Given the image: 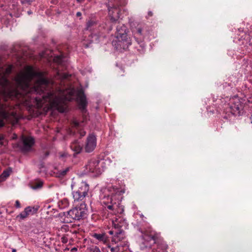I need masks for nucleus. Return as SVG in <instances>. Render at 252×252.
Segmentation results:
<instances>
[{"label": "nucleus", "mask_w": 252, "mask_h": 252, "mask_svg": "<svg viewBox=\"0 0 252 252\" xmlns=\"http://www.w3.org/2000/svg\"><path fill=\"white\" fill-rule=\"evenodd\" d=\"M71 124L74 127H78L80 126L79 122L76 120H72Z\"/></svg>", "instance_id": "473e14b6"}, {"label": "nucleus", "mask_w": 252, "mask_h": 252, "mask_svg": "<svg viewBox=\"0 0 252 252\" xmlns=\"http://www.w3.org/2000/svg\"><path fill=\"white\" fill-rule=\"evenodd\" d=\"M112 43L114 48L120 52L126 51L132 45V42L129 36H115Z\"/></svg>", "instance_id": "39448f33"}, {"label": "nucleus", "mask_w": 252, "mask_h": 252, "mask_svg": "<svg viewBox=\"0 0 252 252\" xmlns=\"http://www.w3.org/2000/svg\"><path fill=\"white\" fill-rule=\"evenodd\" d=\"M15 207L17 208H21V204L18 200L15 201Z\"/></svg>", "instance_id": "f704fd0d"}, {"label": "nucleus", "mask_w": 252, "mask_h": 252, "mask_svg": "<svg viewBox=\"0 0 252 252\" xmlns=\"http://www.w3.org/2000/svg\"><path fill=\"white\" fill-rule=\"evenodd\" d=\"M77 251V248L76 247H74V248H72V249L71 250V252H74V251Z\"/></svg>", "instance_id": "37998d69"}, {"label": "nucleus", "mask_w": 252, "mask_h": 252, "mask_svg": "<svg viewBox=\"0 0 252 252\" xmlns=\"http://www.w3.org/2000/svg\"><path fill=\"white\" fill-rule=\"evenodd\" d=\"M97 23L94 20L89 21L86 24V29L88 30H92L94 27H96Z\"/></svg>", "instance_id": "b1692460"}, {"label": "nucleus", "mask_w": 252, "mask_h": 252, "mask_svg": "<svg viewBox=\"0 0 252 252\" xmlns=\"http://www.w3.org/2000/svg\"><path fill=\"white\" fill-rule=\"evenodd\" d=\"M3 139V137L2 135H0V144H2L1 141Z\"/></svg>", "instance_id": "c03bdc74"}, {"label": "nucleus", "mask_w": 252, "mask_h": 252, "mask_svg": "<svg viewBox=\"0 0 252 252\" xmlns=\"http://www.w3.org/2000/svg\"><path fill=\"white\" fill-rule=\"evenodd\" d=\"M87 212L86 204L81 203L80 205H77L69 211L60 214L61 217L64 216L67 219L66 222H72L71 220H80L86 218Z\"/></svg>", "instance_id": "f03ea898"}, {"label": "nucleus", "mask_w": 252, "mask_h": 252, "mask_svg": "<svg viewBox=\"0 0 252 252\" xmlns=\"http://www.w3.org/2000/svg\"><path fill=\"white\" fill-rule=\"evenodd\" d=\"M28 13L29 14H31L32 13V12L31 11H29L28 12Z\"/></svg>", "instance_id": "de8ad7c7"}, {"label": "nucleus", "mask_w": 252, "mask_h": 252, "mask_svg": "<svg viewBox=\"0 0 252 252\" xmlns=\"http://www.w3.org/2000/svg\"><path fill=\"white\" fill-rule=\"evenodd\" d=\"M70 168L67 167L65 169L59 170L56 173V177L59 178H63L66 174L69 171Z\"/></svg>", "instance_id": "412c9836"}, {"label": "nucleus", "mask_w": 252, "mask_h": 252, "mask_svg": "<svg viewBox=\"0 0 252 252\" xmlns=\"http://www.w3.org/2000/svg\"><path fill=\"white\" fill-rule=\"evenodd\" d=\"M9 117L6 104L0 101V128L4 126L5 121H8Z\"/></svg>", "instance_id": "9b49d317"}, {"label": "nucleus", "mask_w": 252, "mask_h": 252, "mask_svg": "<svg viewBox=\"0 0 252 252\" xmlns=\"http://www.w3.org/2000/svg\"><path fill=\"white\" fill-rule=\"evenodd\" d=\"M70 147L76 154L80 153L83 149V147L80 145L78 140H75L72 142Z\"/></svg>", "instance_id": "f3484780"}, {"label": "nucleus", "mask_w": 252, "mask_h": 252, "mask_svg": "<svg viewBox=\"0 0 252 252\" xmlns=\"http://www.w3.org/2000/svg\"><path fill=\"white\" fill-rule=\"evenodd\" d=\"M70 75H69L68 74L66 73H63V74L62 75L61 77L63 78V79H67L69 78V77H70Z\"/></svg>", "instance_id": "72a5a7b5"}, {"label": "nucleus", "mask_w": 252, "mask_h": 252, "mask_svg": "<svg viewBox=\"0 0 252 252\" xmlns=\"http://www.w3.org/2000/svg\"><path fill=\"white\" fill-rule=\"evenodd\" d=\"M12 252H16V249H13L12 251Z\"/></svg>", "instance_id": "09e8293b"}, {"label": "nucleus", "mask_w": 252, "mask_h": 252, "mask_svg": "<svg viewBox=\"0 0 252 252\" xmlns=\"http://www.w3.org/2000/svg\"><path fill=\"white\" fill-rule=\"evenodd\" d=\"M9 175L10 171L8 170H6L3 171L1 176L4 177L5 178H6L9 176Z\"/></svg>", "instance_id": "c756f323"}, {"label": "nucleus", "mask_w": 252, "mask_h": 252, "mask_svg": "<svg viewBox=\"0 0 252 252\" xmlns=\"http://www.w3.org/2000/svg\"><path fill=\"white\" fill-rule=\"evenodd\" d=\"M128 32V29L124 24L119 23V25L116 27L115 36H128L127 34Z\"/></svg>", "instance_id": "4468645a"}, {"label": "nucleus", "mask_w": 252, "mask_h": 252, "mask_svg": "<svg viewBox=\"0 0 252 252\" xmlns=\"http://www.w3.org/2000/svg\"><path fill=\"white\" fill-rule=\"evenodd\" d=\"M85 134H86V132H85V131H82V132H81L80 133V135H81V136H84Z\"/></svg>", "instance_id": "a19ab883"}, {"label": "nucleus", "mask_w": 252, "mask_h": 252, "mask_svg": "<svg viewBox=\"0 0 252 252\" xmlns=\"http://www.w3.org/2000/svg\"><path fill=\"white\" fill-rule=\"evenodd\" d=\"M125 4L124 0H108L107 7L108 16L111 23L116 24L120 18L121 9L120 6Z\"/></svg>", "instance_id": "7ed1b4c3"}, {"label": "nucleus", "mask_w": 252, "mask_h": 252, "mask_svg": "<svg viewBox=\"0 0 252 252\" xmlns=\"http://www.w3.org/2000/svg\"><path fill=\"white\" fill-rule=\"evenodd\" d=\"M62 239V242H63V243H65L67 242V239L65 238V237H63Z\"/></svg>", "instance_id": "58836bf2"}, {"label": "nucleus", "mask_w": 252, "mask_h": 252, "mask_svg": "<svg viewBox=\"0 0 252 252\" xmlns=\"http://www.w3.org/2000/svg\"><path fill=\"white\" fill-rule=\"evenodd\" d=\"M250 120H251V123H252V115H251L250 117Z\"/></svg>", "instance_id": "8fccbe9b"}, {"label": "nucleus", "mask_w": 252, "mask_h": 252, "mask_svg": "<svg viewBox=\"0 0 252 252\" xmlns=\"http://www.w3.org/2000/svg\"><path fill=\"white\" fill-rule=\"evenodd\" d=\"M89 190V185L86 182L82 181L79 184L78 189L72 192L73 197L74 200H82L88 194Z\"/></svg>", "instance_id": "0eeeda50"}, {"label": "nucleus", "mask_w": 252, "mask_h": 252, "mask_svg": "<svg viewBox=\"0 0 252 252\" xmlns=\"http://www.w3.org/2000/svg\"><path fill=\"white\" fill-rule=\"evenodd\" d=\"M96 145V138L95 136L93 134H90L87 138L86 144L85 145V151L87 153H91L93 152Z\"/></svg>", "instance_id": "f8f14e48"}, {"label": "nucleus", "mask_w": 252, "mask_h": 252, "mask_svg": "<svg viewBox=\"0 0 252 252\" xmlns=\"http://www.w3.org/2000/svg\"><path fill=\"white\" fill-rule=\"evenodd\" d=\"M148 15L149 16H153V13L152 11H149Z\"/></svg>", "instance_id": "a18cd8bd"}, {"label": "nucleus", "mask_w": 252, "mask_h": 252, "mask_svg": "<svg viewBox=\"0 0 252 252\" xmlns=\"http://www.w3.org/2000/svg\"><path fill=\"white\" fill-rule=\"evenodd\" d=\"M78 101L79 108L83 114L86 113L88 102L86 96L82 90L80 91L78 93Z\"/></svg>", "instance_id": "ddd939ff"}, {"label": "nucleus", "mask_w": 252, "mask_h": 252, "mask_svg": "<svg viewBox=\"0 0 252 252\" xmlns=\"http://www.w3.org/2000/svg\"><path fill=\"white\" fill-rule=\"evenodd\" d=\"M25 211L27 213L28 216L30 214H34L36 213L38 210L37 208L34 207L28 206L25 208Z\"/></svg>", "instance_id": "5701e85b"}, {"label": "nucleus", "mask_w": 252, "mask_h": 252, "mask_svg": "<svg viewBox=\"0 0 252 252\" xmlns=\"http://www.w3.org/2000/svg\"><path fill=\"white\" fill-rule=\"evenodd\" d=\"M124 235H119V236L118 237H116L115 234L114 237H113L112 238V242L116 244L119 241H120L121 240H123L124 238Z\"/></svg>", "instance_id": "bb28decb"}, {"label": "nucleus", "mask_w": 252, "mask_h": 252, "mask_svg": "<svg viewBox=\"0 0 252 252\" xmlns=\"http://www.w3.org/2000/svg\"><path fill=\"white\" fill-rule=\"evenodd\" d=\"M113 24L111 23L110 21L108 23L103 22L98 26V30L102 33L105 32H109L112 30V25Z\"/></svg>", "instance_id": "2eb2a0df"}, {"label": "nucleus", "mask_w": 252, "mask_h": 252, "mask_svg": "<svg viewBox=\"0 0 252 252\" xmlns=\"http://www.w3.org/2000/svg\"><path fill=\"white\" fill-rule=\"evenodd\" d=\"M243 105L240 100L237 99L226 105L225 108L226 113H230L234 116H241L244 113Z\"/></svg>", "instance_id": "423d86ee"}, {"label": "nucleus", "mask_w": 252, "mask_h": 252, "mask_svg": "<svg viewBox=\"0 0 252 252\" xmlns=\"http://www.w3.org/2000/svg\"><path fill=\"white\" fill-rule=\"evenodd\" d=\"M93 237L99 241L105 242L106 237L104 234L94 233Z\"/></svg>", "instance_id": "393cba45"}, {"label": "nucleus", "mask_w": 252, "mask_h": 252, "mask_svg": "<svg viewBox=\"0 0 252 252\" xmlns=\"http://www.w3.org/2000/svg\"><path fill=\"white\" fill-rule=\"evenodd\" d=\"M49 154H50L49 152H48V151L45 152L42 156H41L40 159L41 160H44L48 157V156L49 155Z\"/></svg>", "instance_id": "2f4dec72"}, {"label": "nucleus", "mask_w": 252, "mask_h": 252, "mask_svg": "<svg viewBox=\"0 0 252 252\" xmlns=\"http://www.w3.org/2000/svg\"><path fill=\"white\" fill-rule=\"evenodd\" d=\"M34 143L35 140L33 137L23 136L22 137V145L19 144L18 146L22 152L26 153L31 151Z\"/></svg>", "instance_id": "1a4fd4ad"}, {"label": "nucleus", "mask_w": 252, "mask_h": 252, "mask_svg": "<svg viewBox=\"0 0 252 252\" xmlns=\"http://www.w3.org/2000/svg\"><path fill=\"white\" fill-rule=\"evenodd\" d=\"M27 217H28L27 213L24 209V210L23 212H22L19 215H18L16 217V218L17 219H19L20 220H22L25 219Z\"/></svg>", "instance_id": "cd10ccee"}, {"label": "nucleus", "mask_w": 252, "mask_h": 252, "mask_svg": "<svg viewBox=\"0 0 252 252\" xmlns=\"http://www.w3.org/2000/svg\"><path fill=\"white\" fill-rule=\"evenodd\" d=\"M63 59V56L62 55H59L55 56L53 60L55 63L59 64H62Z\"/></svg>", "instance_id": "a878e982"}, {"label": "nucleus", "mask_w": 252, "mask_h": 252, "mask_svg": "<svg viewBox=\"0 0 252 252\" xmlns=\"http://www.w3.org/2000/svg\"><path fill=\"white\" fill-rule=\"evenodd\" d=\"M76 1L78 3H82L85 1V0H76Z\"/></svg>", "instance_id": "49530a36"}, {"label": "nucleus", "mask_w": 252, "mask_h": 252, "mask_svg": "<svg viewBox=\"0 0 252 252\" xmlns=\"http://www.w3.org/2000/svg\"><path fill=\"white\" fill-rule=\"evenodd\" d=\"M132 32L135 40H139L140 51L142 52L144 47V35L143 32V28L141 25L138 24L137 27H132Z\"/></svg>", "instance_id": "9d476101"}, {"label": "nucleus", "mask_w": 252, "mask_h": 252, "mask_svg": "<svg viewBox=\"0 0 252 252\" xmlns=\"http://www.w3.org/2000/svg\"><path fill=\"white\" fill-rule=\"evenodd\" d=\"M51 3L54 4H56L58 3V0H52Z\"/></svg>", "instance_id": "ea45409f"}, {"label": "nucleus", "mask_w": 252, "mask_h": 252, "mask_svg": "<svg viewBox=\"0 0 252 252\" xmlns=\"http://www.w3.org/2000/svg\"><path fill=\"white\" fill-rule=\"evenodd\" d=\"M109 233L110 235H113L114 234H115V231H113V230H110V231H109Z\"/></svg>", "instance_id": "79ce46f5"}, {"label": "nucleus", "mask_w": 252, "mask_h": 252, "mask_svg": "<svg viewBox=\"0 0 252 252\" xmlns=\"http://www.w3.org/2000/svg\"><path fill=\"white\" fill-rule=\"evenodd\" d=\"M223 118H224V119H227V117L226 116H224L223 117Z\"/></svg>", "instance_id": "3c124183"}, {"label": "nucleus", "mask_w": 252, "mask_h": 252, "mask_svg": "<svg viewBox=\"0 0 252 252\" xmlns=\"http://www.w3.org/2000/svg\"><path fill=\"white\" fill-rule=\"evenodd\" d=\"M93 252H100V251L98 247H95Z\"/></svg>", "instance_id": "c9c22d12"}, {"label": "nucleus", "mask_w": 252, "mask_h": 252, "mask_svg": "<svg viewBox=\"0 0 252 252\" xmlns=\"http://www.w3.org/2000/svg\"><path fill=\"white\" fill-rule=\"evenodd\" d=\"M81 15H82V13H81V12H77L76 13V16H77V17H81Z\"/></svg>", "instance_id": "4c0bfd02"}, {"label": "nucleus", "mask_w": 252, "mask_h": 252, "mask_svg": "<svg viewBox=\"0 0 252 252\" xmlns=\"http://www.w3.org/2000/svg\"><path fill=\"white\" fill-rule=\"evenodd\" d=\"M99 164V160L94 158L90 159L85 166L87 172L92 173L93 176L99 175L101 173V169Z\"/></svg>", "instance_id": "6e6552de"}, {"label": "nucleus", "mask_w": 252, "mask_h": 252, "mask_svg": "<svg viewBox=\"0 0 252 252\" xmlns=\"http://www.w3.org/2000/svg\"><path fill=\"white\" fill-rule=\"evenodd\" d=\"M32 1L31 0H21V3L22 4H27L29 5H30L32 4Z\"/></svg>", "instance_id": "7c9ffc66"}, {"label": "nucleus", "mask_w": 252, "mask_h": 252, "mask_svg": "<svg viewBox=\"0 0 252 252\" xmlns=\"http://www.w3.org/2000/svg\"><path fill=\"white\" fill-rule=\"evenodd\" d=\"M115 220H117V222L120 224V226H121L122 228H126L128 224L125 219L119 217L118 218H116Z\"/></svg>", "instance_id": "4be33fe9"}, {"label": "nucleus", "mask_w": 252, "mask_h": 252, "mask_svg": "<svg viewBox=\"0 0 252 252\" xmlns=\"http://www.w3.org/2000/svg\"><path fill=\"white\" fill-rule=\"evenodd\" d=\"M108 247L110 249L111 252H118L119 251V248L118 246L116 247H111L110 245H108Z\"/></svg>", "instance_id": "c85d7f7f"}, {"label": "nucleus", "mask_w": 252, "mask_h": 252, "mask_svg": "<svg viewBox=\"0 0 252 252\" xmlns=\"http://www.w3.org/2000/svg\"><path fill=\"white\" fill-rule=\"evenodd\" d=\"M135 42H132V45H133V48L134 50H136V51H137V52L140 54H142L143 53H144L145 51V42H144V47H143V51L142 52H141V51H140L139 49H140V44H139V39H137V40H135Z\"/></svg>", "instance_id": "6ab92c4d"}, {"label": "nucleus", "mask_w": 252, "mask_h": 252, "mask_svg": "<svg viewBox=\"0 0 252 252\" xmlns=\"http://www.w3.org/2000/svg\"><path fill=\"white\" fill-rule=\"evenodd\" d=\"M43 182L41 180H38L35 181L31 184V188L34 190L40 189L42 188Z\"/></svg>", "instance_id": "aec40b11"}, {"label": "nucleus", "mask_w": 252, "mask_h": 252, "mask_svg": "<svg viewBox=\"0 0 252 252\" xmlns=\"http://www.w3.org/2000/svg\"><path fill=\"white\" fill-rule=\"evenodd\" d=\"M112 225L113 228L116 230V231H115L116 237H118L119 235H125V231L115 219L112 221Z\"/></svg>", "instance_id": "dca6fc26"}, {"label": "nucleus", "mask_w": 252, "mask_h": 252, "mask_svg": "<svg viewBox=\"0 0 252 252\" xmlns=\"http://www.w3.org/2000/svg\"><path fill=\"white\" fill-rule=\"evenodd\" d=\"M91 37L92 38L94 37L95 39H96L97 36L96 35V34H94L93 36L91 34L90 36H89L87 40H84V41L82 42V45L84 48H88L91 46V45L93 42V40L91 39Z\"/></svg>", "instance_id": "a211bd4d"}, {"label": "nucleus", "mask_w": 252, "mask_h": 252, "mask_svg": "<svg viewBox=\"0 0 252 252\" xmlns=\"http://www.w3.org/2000/svg\"><path fill=\"white\" fill-rule=\"evenodd\" d=\"M222 85H223V88L226 87L227 86H230L229 83H227V82L224 83Z\"/></svg>", "instance_id": "e433bc0d"}, {"label": "nucleus", "mask_w": 252, "mask_h": 252, "mask_svg": "<svg viewBox=\"0 0 252 252\" xmlns=\"http://www.w3.org/2000/svg\"><path fill=\"white\" fill-rule=\"evenodd\" d=\"M159 235L154 230H146L143 233L142 238L144 241L140 245L142 250L153 249V252H165L167 246L165 245L157 244V248H153V245L158 243Z\"/></svg>", "instance_id": "f257e3e1"}, {"label": "nucleus", "mask_w": 252, "mask_h": 252, "mask_svg": "<svg viewBox=\"0 0 252 252\" xmlns=\"http://www.w3.org/2000/svg\"><path fill=\"white\" fill-rule=\"evenodd\" d=\"M114 191L115 192L112 193L111 195L110 204L107 205V208L110 210H115L118 213L122 214L124 209L121 205V201L125 191L122 189H116Z\"/></svg>", "instance_id": "20e7f679"}]
</instances>
